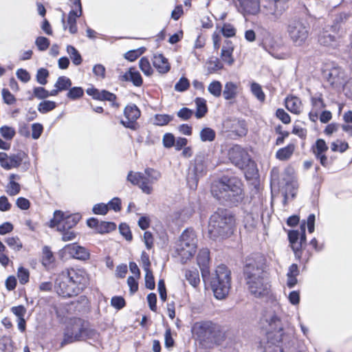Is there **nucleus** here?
<instances>
[{
    "label": "nucleus",
    "mask_w": 352,
    "mask_h": 352,
    "mask_svg": "<svg viewBox=\"0 0 352 352\" xmlns=\"http://www.w3.org/2000/svg\"><path fill=\"white\" fill-rule=\"evenodd\" d=\"M80 219V216L78 214L67 215L63 226H59L58 230H70L77 224Z\"/></svg>",
    "instance_id": "nucleus-29"
},
{
    "label": "nucleus",
    "mask_w": 352,
    "mask_h": 352,
    "mask_svg": "<svg viewBox=\"0 0 352 352\" xmlns=\"http://www.w3.org/2000/svg\"><path fill=\"white\" fill-rule=\"evenodd\" d=\"M145 286L149 289H153L155 288V283L153 272L151 270H145Z\"/></svg>",
    "instance_id": "nucleus-57"
},
{
    "label": "nucleus",
    "mask_w": 352,
    "mask_h": 352,
    "mask_svg": "<svg viewBox=\"0 0 352 352\" xmlns=\"http://www.w3.org/2000/svg\"><path fill=\"white\" fill-rule=\"evenodd\" d=\"M208 91L214 97L218 98L222 93V85L218 80H213L209 84Z\"/></svg>",
    "instance_id": "nucleus-37"
},
{
    "label": "nucleus",
    "mask_w": 352,
    "mask_h": 352,
    "mask_svg": "<svg viewBox=\"0 0 352 352\" xmlns=\"http://www.w3.org/2000/svg\"><path fill=\"white\" fill-rule=\"evenodd\" d=\"M196 104L195 116L200 119L203 118L208 111L206 100L203 98H197L195 100Z\"/></svg>",
    "instance_id": "nucleus-31"
},
{
    "label": "nucleus",
    "mask_w": 352,
    "mask_h": 352,
    "mask_svg": "<svg viewBox=\"0 0 352 352\" xmlns=\"http://www.w3.org/2000/svg\"><path fill=\"white\" fill-rule=\"evenodd\" d=\"M265 258L261 254L248 256L244 266V276L248 289L256 298L267 296L270 292L265 269Z\"/></svg>",
    "instance_id": "nucleus-1"
},
{
    "label": "nucleus",
    "mask_w": 352,
    "mask_h": 352,
    "mask_svg": "<svg viewBox=\"0 0 352 352\" xmlns=\"http://www.w3.org/2000/svg\"><path fill=\"white\" fill-rule=\"evenodd\" d=\"M312 110L320 112L323 108L325 107L324 101L321 97H312L311 98Z\"/></svg>",
    "instance_id": "nucleus-56"
},
{
    "label": "nucleus",
    "mask_w": 352,
    "mask_h": 352,
    "mask_svg": "<svg viewBox=\"0 0 352 352\" xmlns=\"http://www.w3.org/2000/svg\"><path fill=\"white\" fill-rule=\"evenodd\" d=\"M190 87V82L186 77H182L175 85V90L178 92L186 91Z\"/></svg>",
    "instance_id": "nucleus-48"
},
{
    "label": "nucleus",
    "mask_w": 352,
    "mask_h": 352,
    "mask_svg": "<svg viewBox=\"0 0 352 352\" xmlns=\"http://www.w3.org/2000/svg\"><path fill=\"white\" fill-rule=\"evenodd\" d=\"M65 217V214L61 210H55L54 212V218L50 221V226L51 228L56 227L57 230H58V227L63 226Z\"/></svg>",
    "instance_id": "nucleus-33"
},
{
    "label": "nucleus",
    "mask_w": 352,
    "mask_h": 352,
    "mask_svg": "<svg viewBox=\"0 0 352 352\" xmlns=\"http://www.w3.org/2000/svg\"><path fill=\"white\" fill-rule=\"evenodd\" d=\"M87 94L93 97L94 99L98 100H107L111 103L113 107H118L119 104L115 102L116 96L106 90H98L94 87L87 89Z\"/></svg>",
    "instance_id": "nucleus-18"
},
{
    "label": "nucleus",
    "mask_w": 352,
    "mask_h": 352,
    "mask_svg": "<svg viewBox=\"0 0 352 352\" xmlns=\"http://www.w3.org/2000/svg\"><path fill=\"white\" fill-rule=\"evenodd\" d=\"M139 66L142 72L147 76L152 75L153 69L151 67L148 59L146 57H142L139 61Z\"/></svg>",
    "instance_id": "nucleus-42"
},
{
    "label": "nucleus",
    "mask_w": 352,
    "mask_h": 352,
    "mask_svg": "<svg viewBox=\"0 0 352 352\" xmlns=\"http://www.w3.org/2000/svg\"><path fill=\"white\" fill-rule=\"evenodd\" d=\"M34 97L43 100L48 98V91L43 87H36L33 89V95L30 97V100H32Z\"/></svg>",
    "instance_id": "nucleus-47"
},
{
    "label": "nucleus",
    "mask_w": 352,
    "mask_h": 352,
    "mask_svg": "<svg viewBox=\"0 0 352 352\" xmlns=\"http://www.w3.org/2000/svg\"><path fill=\"white\" fill-rule=\"evenodd\" d=\"M197 264L201 272L204 280L209 275L210 251L207 248L199 250L197 255Z\"/></svg>",
    "instance_id": "nucleus-19"
},
{
    "label": "nucleus",
    "mask_w": 352,
    "mask_h": 352,
    "mask_svg": "<svg viewBox=\"0 0 352 352\" xmlns=\"http://www.w3.org/2000/svg\"><path fill=\"white\" fill-rule=\"evenodd\" d=\"M199 137L202 142H212L216 138V133L210 127H204L201 130Z\"/></svg>",
    "instance_id": "nucleus-35"
},
{
    "label": "nucleus",
    "mask_w": 352,
    "mask_h": 352,
    "mask_svg": "<svg viewBox=\"0 0 352 352\" xmlns=\"http://www.w3.org/2000/svg\"><path fill=\"white\" fill-rule=\"evenodd\" d=\"M234 47L232 45V43L228 41L226 45H223L221 52V58L222 60L229 65H232L234 59L232 56Z\"/></svg>",
    "instance_id": "nucleus-27"
},
{
    "label": "nucleus",
    "mask_w": 352,
    "mask_h": 352,
    "mask_svg": "<svg viewBox=\"0 0 352 352\" xmlns=\"http://www.w3.org/2000/svg\"><path fill=\"white\" fill-rule=\"evenodd\" d=\"M300 236V232L297 230H292L288 233L289 241L292 245L293 250L296 252L299 250V247L297 246L298 240Z\"/></svg>",
    "instance_id": "nucleus-45"
},
{
    "label": "nucleus",
    "mask_w": 352,
    "mask_h": 352,
    "mask_svg": "<svg viewBox=\"0 0 352 352\" xmlns=\"http://www.w3.org/2000/svg\"><path fill=\"white\" fill-rule=\"evenodd\" d=\"M175 138L170 133H166L164 135L162 138V143L165 148H169L174 146Z\"/></svg>",
    "instance_id": "nucleus-58"
},
{
    "label": "nucleus",
    "mask_w": 352,
    "mask_h": 352,
    "mask_svg": "<svg viewBox=\"0 0 352 352\" xmlns=\"http://www.w3.org/2000/svg\"><path fill=\"white\" fill-rule=\"evenodd\" d=\"M83 320L76 318L71 325L67 326L64 333V338L61 342V346L65 344L82 340Z\"/></svg>",
    "instance_id": "nucleus-11"
},
{
    "label": "nucleus",
    "mask_w": 352,
    "mask_h": 352,
    "mask_svg": "<svg viewBox=\"0 0 352 352\" xmlns=\"http://www.w3.org/2000/svg\"><path fill=\"white\" fill-rule=\"evenodd\" d=\"M185 276L189 283L194 287H196L200 283L199 272L197 270H186Z\"/></svg>",
    "instance_id": "nucleus-34"
},
{
    "label": "nucleus",
    "mask_w": 352,
    "mask_h": 352,
    "mask_svg": "<svg viewBox=\"0 0 352 352\" xmlns=\"http://www.w3.org/2000/svg\"><path fill=\"white\" fill-rule=\"evenodd\" d=\"M294 149V144H289L287 146L278 149L276 153V157L279 160H287L292 155Z\"/></svg>",
    "instance_id": "nucleus-30"
},
{
    "label": "nucleus",
    "mask_w": 352,
    "mask_h": 352,
    "mask_svg": "<svg viewBox=\"0 0 352 352\" xmlns=\"http://www.w3.org/2000/svg\"><path fill=\"white\" fill-rule=\"evenodd\" d=\"M153 65L160 74L167 73L170 68L168 60L161 54L153 56Z\"/></svg>",
    "instance_id": "nucleus-21"
},
{
    "label": "nucleus",
    "mask_w": 352,
    "mask_h": 352,
    "mask_svg": "<svg viewBox=\"0 0 352 352\" xmlns=\"http://www.w3.org/2000/svg\"><path fill=\"white\" fill-rule=\"evenodd\" d=\"M161 177L159 171L147 168L144 173L130 171L127 175V180L133 185L138 186L142 191L150 195L153 192V184Z\"/></svg>",
    "instance_id": "nucleus-7"
},
{
    "label": "nucleus",
    "mask_w": 352,
    "mask_h": 352,
    "mask_svg": "<svg viewBox=\"0 0 352 352\" xmlns=\"http://www.w3.org/2000/svg\"><path fill=\"white\" fill-rule=\"evenodd\" d=\"M89 274L84 269H67L55 280V289L59 296L69 298L78 295L89 285Z\"/></svg>",
    "instance_id": "nucleus-2"
},
{
    "label": "nucleus",
    "mask_w": 352,
    "mask_h": 352,
    "mask_svg": "<svg viewBox=\"0 0 352 352\" xmlns=\"http://www.w3.org/2000/svg\"><path fill=\"white\" fill-rule=\"evenodd\" d=\"M322 76L331 86L335 88L342 87L346 80L344 71L334 64L325 65L322 69Z\"/></svg>",
    "instance_id": "nucleus-10"
},
{
    "label": "nucleus",
    "mask_w": 352,
    "mask_h": 352,
    "mask_svg": "<svg viewBox=\"0 0 352 352\" xmlns=\"http://www.w3.org/2000/svg\"><path fill=\"white\" fill-rule=\"evenodd\" d=\"M349 148L348 143L341 141H336L331 143V148L332 151L336 152L339 151L340 153H343L347 150Z\"/></svg>",
    "instance_id": "nucleus-54"
},
{
    "label": "nucleus",
    "mask_w": 352,
    "mask_h": 352,
    "mask_svg": "<svg viewBox=\"0 0 352 352\" xmlns=\"http://www.w3.org/2000/svg\"><path fill=\"white\" fill-rule=\"evenodd\" d=\"M56 107V103L54 101L43 100L38 105V111L41 113H46Z\"/></svg>",
    "instance_id": "nucleus-40"
},
{
    "label": "nucleus",
    "mask_w": 352,
    "mask_h": 352,
    "mask_svg": "<svg viewBox=\"0 0 352 352\" xmlns=\"http://www.w3.org/2000/svg\"><path fill=\"white\" fill-rule=\"evenodd\" d=\"M21 190V186L19 183L14 182V180H10L6 192L10 196H14L19 193Z\"/></svg>",
    "instance_id": "nucleus-50"
},
{
    "label": "nucleus",
    "mask_w": 352,
    "mask_h": 352,
    "mask_svg": "<svg viewBox=\"0 0 352 352\" xmlns=\"http://www.w3.org/2000/svg\"><path fill=\"white\" fill-rule=\"evenodd\" d=\"M122 80L130 81L136 87H140L143 82L140 73L133 67H131L129 71L122 76Z\"/></svg>",
    "instance_id": "nucleus-22"
},
{
    "label": "nucleus",
    "mask_w": 352,
    "mask_h": 352,
    "mask_svg": "<svg viewBox=\"0 0 352 352\" xmlns=\"http://www.w3.org/2000/svg\"><path fill=\"white\" fill-rule=\"evenodd\" d=\"M72 9L68 14V25L76 24V19L82 14V5L80 0H72Z\"/></svg>",
    "instance_id": "nucleus-23"
},
{
    "label": "nucleus",
    "mask_w": 352,
    "mask_h": 352,
    "mask_svg": "<svg viewBox=\"0 0 352 352\" xmlns=\"http://www.w3.org/2000/svg\"><path fill=\"white\" fill-rule=\"evenodd\" d=\"M71 86V80L64 76L58 77L54 85V87L59 89L60 91L67 90Z\"/></svg>",
    "instance_id": "nucleus-38"
},
{
    "label": "nucleus",
    "mask_w": 352,
    "mask_h": 352,
    "mask_svg": "<svg viewBox=\"0 0 352 352\" xmlns=\"http://www.w3.org/2000/svg\"><path fill=\"white\" fill-rule=\"evenodd\" d=\"M119 230L120 234L126 239V240L131 241L132 234L130 228L126 223H121L119 226Z\"/></svg>",
    "instance_id": "nucleus-63"
},
{
    "label": "nucleus",
    "mask_w": 352,
    "mask_h": 352,
    "mask_svg": "<svg viewBox=\"0 0 352 352\" xmlns=\"http://www.w3.org/2000/svg\"><path fill=\"white\" fill-rule=\"evenodd\" d=\"M0 133L5 139L10 140L14 136L15 131L12 127L3 126L0 128Z\"/></svg>",
    "instance_id": "nucleus-55"
},
{
    "label": "nucleus",
    "mask_w": 352,
    "mask_h": 352,
    "mask_svg": "<svg viewBox=\"0 0 352 352\" xmlns=\"http://www.w3.org/2000/svg\"><path fill=\"white\" fill-rule=\"evenodd\" d=\"M234 225V219L231 213L226 209H218L210 218L208 236L214 241L228 237L233 232Z\"/></svg>",
    "instance_id": "nucleus-4"
},
{
    "label": "nucleus",
    "mask_w": 352,
    "mask_h": 352,
    "mask_svg": "<svg viewBox=\"0 0 352 352\" xmlns=\"http://www.w3.org/2000/svg\"><path fill=\"white\" fill-rule=\"evenodd\" d=\"M116 225L113 222L101 221L98 226V232L99 233H107L116 230Z\"/></svg>",
    "instance_id": "nucleus-44"
},
{
    "label": "nucleus",
    "mask_w": 352,
    "mask_h": 352,
    "mask_svg": "<svg viewBox=\"0 0 352 352\" xmlns=\"http://www.w3.org/2000/svg\"><path fill=\"white\" fill-rule=\"evenodd\" d=\"M173 120V116L168 114H156L154 116L153 124L157 126H164Z\"/></svg>",
    "instance_id": "nucleus-39"
},
{
    "label": "nucleus",
    "mask_w": 352,
    "mask_h": 352,
    "mask_svg": "<svg viewBox=\"0 0 352 352\" xmlns=\"http://www.w3.org/2000/svg\"><path fill=\"white\" fill-rule=\"evenodd\" d=\"M244 11L250 14H256L260 10L259 0H239Z\"/></svg>",
    "instance_id": "nucleus-25"
},
{
    "label": "nucleus",
    "mask_w": 352,
    "mask_h": 352,
    "mask_svg": "<svg viewBox=\"0 0 352 352\" xmlns=\"http://www.w3.org/2000/svg\"><path fill=\"white\" fill-rule=\"evenodd\" d=\"M241 180L236 177H223L214 181L211 186V193L221 202L237 205L244 198Z\"/></svg>",
    "instance_id": "nucleus-3"
},
{
    "label": "nucleus",
    "mask_w": 352,
    "mask_h": 352,
    "mask_svg": "<svg viewBox=\"0 0 352 352\" xmlns=\"http://www.w3.org/2000/svg\"><path fill=\"white\" fill-rule=\"evenodd\" d=\"M328 150V146L325 141L322 139H318L316 142V155H320L324 153Z\"/></svg>",
    "instance_id": "nucleus-60"
},
{
    "label": "nucleus",
    "mask_w": 352,
    "mask_h": 352,
    "mask_svg": "<svg viewBox=\"0 0 352 352\" xmlns=\"http://www.w3.org/2000/svg\"><path fill=\"white\" fill-rule=\"evenodd\" d=\"M67 52L70 56V58L72 60V63L75 65H79L81 64L82 59L81 55L78 52V51L72 45H67Z\"/></svg>",
    "instance_id": "nucleus-36"
},
{
    "label": "nucleus",
    "mask_w": 352,
    "mask_h": 352,
    "mask_svg": "<svg viewBox=\"0 0 352 352\" xmlns=\"http://www.w3.org/2000/svg\"><path fill=\"white\" fill-rule=\"evenodd\" d=\"M318 42L320 45L335 48L338 45V41L334 35L327 32H323L319 36Z\"/></svg>",
    "instance_id": "nucleus-28"
},
{
    "label": "nucleus",
    "mask_w": 352,
    "mask_h": 352,
    "mask_svg": "<svg viewBox=\"0 0 352 352\" xmlns=\"http://www.w3.org/2000/svg\"><path fill=\"white\" fill-rule=\"evenodd\" d=\"M280 307L278 304L274 305V314L269 315L266 318V321L272 330L280 332L283 330V324L280 317Z\"/></svg>",
    "instance_id": "nucleus-20"
},
{
    "label": "nucleus",
    "mask_w": 352,
    "mask_h": 352,
    "mask_svg": "<svg viewBox=\"0 0 352 352\" xmlns=\"http://www.w3.org/2000/svg\"><path fill=\"white\" fill-rule=\"evenodd\" d=\"M210 285L217 299H224L228 295L231 287L230 271L225 265L217 266Z\"/></svg>",
    "instance_id": "nucleus-6"
},
{
    "label": "nucleus",
    "mask_w": 352,
    "mask_h": 352,
    "mask_svg": "<svg viewBox=\"0 0 352 352\" xmlns=\"http://www.w3.org/2000/svg\"><path fill=\"white\" fill-rule=\"evenodd\" d=\"M50 44L49 39L44 36H38L35 41V45L40 51H45L49 47Z\"/></svg>",
    "instance_id": "nucleus-52"
},
{
    "label": "nucleus",
    "mask_w": 352,
    "mask_h": 352,
    "mask_svg": "<svg viewBox=\"0 0 352 352\" xmlns=\"http://www.w3.org/2000/svg\"><path fill=\"white\" fill-rule=\"evenodd\" d=\"M111 305L119 310L125 306V300L122 296H113L111 300Z\"/></svg>",
    "instance_id": "nucleus-61"
},
{
    "label": "nucleus",
    "mask_w": 352,
    "mask_h": 352,
    "mask_svg": "<svg viewBox=\"0 0 352 352\" xmlns=\"http://www.w3.org/2000/svg\"><path fill=\"white\" fill-rule=\"evenodd\" d=\"M206 162L204 155H197L191 163L186 175L187 184L192 190H195L199 179L206 173Z\"/></svg>",
    "instance_id": "nucleus-9"
},
{
    "label": "nucleus",
    "mask_w": 352,
    "mask_h": 352,
    "mask_svg": "<svg viewBox=\"0 0 352 352\" xmlns=\"http://www.w3.org/2000/svg\"><path fill=\"white\" fill-rule=\"evenodd\" d=\"M261 45L266 52H267L272 56L276 57L274 54V50L276 43L274 38L272 37L270 35L267 36L262 40Z\"/></svg>",
    "instance_id": "nucleus-32"
},
{
    "label": "nucleus",
    "mask_w": 352,
    "mask_h": 352,
    "mask_svg": "<svg viewBox=\"0 0 352 352\" xmlns=\"http://www.w3.org/2000/svg\"><path fill=\"white\" fill-rule=\"evenodd\" d=\"M84 94V90L80 87H74L71 88L67 94V96L71 100H77L80 98Z\"/></svg>",
    "instance_id": "nucleus-46"
},
{
    "label": "nucleus",
    "mask_w": 352,
    "mask_h": 352,
    "mask_svg": "<svg viewBox=\"0 0 352 352\" xmlns=\"http://www.w3.org/2000/svg\"><path fill=\"white\" fill-rule=\"evenodd\" d=\"M49 76V72L47 69L45 68H40L37 70V73L36 75V81L42 85H45L47 84V78Z\"/></svg>",
    "instance_id": "nucleus-49"
},
{
    "label": "nucleus",
    "mask_w": 352,
    "mask_h": 352,
    "mask_svg": "<svg viewBox=\"0 0 352 352\" xmlns=\"http://www.w3.org/2000/svg\"><path fill=\"white\" fill-rule=\"evenodd\" d=\"M213 330L212 323L208 321L197 322L192 328L193 333L201 341L210 339Z\"/></svg>",
    "instance_id": "nucleus-17"
},
{
    "label": "nucleus",
    "mask_w": 352,
    "mask_h": 352,
    "mask_svg": "<svg viewBox=\"0 0 352 352\" xmlns=\"http://www.w3.org/2000/svg\"><path fill=\"white\" fill-rule=\"evenodd\" d=\"M175 252L182 263L190 259L197 248V238L192 229H186L175 243Z\"/></svg>",
    "instance_id": "nucleus-5"
},
{
    "label": "nucleus",
    "mask_w": 352,
    "mask_h": 352,
    "mask_svg": "<svg viewBox=\"0 0 352 352\" xmlns=\"http://www.w3.org/2000/svg\"><path fill=\"white\" fill-rule=\"evenodd\" d=\"M6 242L9 247L14 250L19 251L23 247L22 243L17 236L8 237Z\"/></svg>",
    "instance_id": "nucleus-51"
},
{
    "label": "nucleus",
    "mask_w": 352,
    "mask_h": 352,
    "mask_svg": "<svg viewBox=\"0 0 352 352\" xmlns=\"http://www.w3.org/2000/svg\"><path fill=\"white\" fill-rule=\"evenodd\" d=\"M221 32L223 36L228 38L234 36L236 34L235 28L233 27V25L229 23H226L223 25L221 29Z\"/></svg>",
    "instance_id": "nucleus-62"
},
{
    "label": "nucleus",
    "mask_w": 352,
    "mask_h": 352,
    "mask_svg": "<svg viewBox=\"0 0 352 352\" xmlns=\"http://www.w3.org/2000/svg\"><path fill=\"white\" fill-rule=\"evenodd\" d=\"M285 107L290 112L299 114L302 111V102L296 96H288L285 99Z\"/></svg>",
    "instance_id": "nucleus-24"
},
{
    "label": "nucleus",
    "mask_w": 352,
    "mask_h": 352,
    "mask_svg": "<svg viewBox=\"0 0 352 352\" xmlns=\"http://www.w3.org/2000/svg\"><path fill=\"white\" fill-rule=\"evenodd\" d=\"M289 37L296 46H302L309 36V26L302 20L289 21L287 29Z\"/></svg>",
    "instance_id": "nucleus-8"
},
{
    "label": "nucleus",
    "mask_w": 352,
    "mask_h": 352,
    "mask_svg": "<svg viewBox=\"0 0 352 352\" xmlns=\"http://www.w3.org/2000/svg\"><path fill=\"white\" fill-rule=\"evenodd\" d=\"M54 261V256L50 248L47 246H45L43 248V263L44 265H48Z\"/></svg>",
    "instance_id": "nucleus-53"
},
{
    "label": "nucleus",
    "mask_w": 352,
    "mask_h": 352,
    "mask_svg": "<svg viewBox=\"0 0 352 352\" xmlns=\"http://www.w3.org/2000/svg\"><path fill=\"white\" fill-rule=\"evenodd\" d=\"M239 93V85L233 82H227L223 91V98L228 100L234 99Z\"/></svg>",
    "instance_id": "nucleus-26"
},
{
    "label": "nucleus",
    "mask_w": 352,
    "mask_h": 352,
    "mask_svg": "<svg viewBox=\"0 0 352 352\" xmlns=\"http://www.w3.org/2000/svg\"><path fill=\"white\" fill-rule=\"evenodd\" d=\"M276 116L284 124H289L291 122L289 115L283 109H278L276 112Z\"/></svg>",
    "instance_id": "nucleus-64"
},
{
    "label": "nucleus",
    "mask_w": 352,
    "mask_h": 352,
    "mask_svg": "<svg viewBox=\"0 0 352 352\" xmlns=\"http://www.w3.org/2000/svg\"><path fill=\"white\" fill-rule=\"evenodd\" d=\"M223 68V64L217 58H212L208 62V71L209 73H214Z\"/></svg>",
    "instance_id": "nucleus-43"
},
{
    "label": "nucleus",
    "mask_w": 352,
    "mask_h": 352,
    "mask_svg": "<svg viewBox=\"0 0 352 352\" xmlns=\"http://www.w3.org/2000/svg\"><path fill=\"white\" fill-rule=\"evenodd\" d=\"M27 157V154L23 151H19L10 155L6 153L0 152V165L6 170L18 168Z\"/></svg>",
    "instance_id": "nucleus-13"
},
{
    "label": "nucleus",
    "mask_w": 352,
    "mask_h": 352,
    "mask_svg": "<svg viewBox=\"0 0 352 352\" xmlns=\"http://www.w3.org/2000/svg\"><path fill=\"white\" fill-rule=\"evenodd\" d=\"M62 251L72 258L80 261H87L90 257L89 251L76 243L66 245Z\"/></svg>",
    "instance_id": "nucleus-16"
},
{
    "label": "nucleus",
    "mask_w": 352,
    "mask_h": 352,
    "mask_svg": "<svg viewBox=\"0 0 352 352\" xmlns=\"http://www.w3.org/2000/svg\"><path fill=\"white\" fill-rule=\"evenodd\" d=\"M193 113L192 110L187 107H183L177 111V116L182 120H188L192 117Z\"/></svg>",
    "instance_id": "nucleus-59"
},
{
    "label": "nucleus",
    "mask_w": 352,
    "mask_h": 352,
    "mask_svg": "<svg viewBox=\"0 0 352 352\" xmlns=\"http://www.w3.org/2000/svg\"><path fill=\"white\" fill-rule=\"evenodd\" d=\"M140 111L138 107L131 104L127 105L124 110V115L127 120H121V124L126 128L135 130V122L140 116Z\"/></svg>",
    "instance_id": "nucleus-15"
},
{
    "label": "nucleus",
    "mask_w": 352,
    "mask_h": 352,
    "mask_svg": "<svg viewBox=\"0 0 352 352\" xmlns=\"http://www.w3.org/2000/svg\"><path fill=\"white\" fill-rule=\"evenodd\" d=\"M251 91L252 94L260 102H264L265 100V95L263 91L261 86L257 82H252L251 84Z\"/></svg>",
    "instance_id": "nucleus-41"
},
{
    "label": "nucleus",
    "mask_w": 352,
    "mask_h": 352,
    "mask_svg": "<svg viewBox=\"0 0 352 352\" xmlns=\"http://www.w3.org/2000/svg\"><path fill=\"white\" fill-rule=\"evenodd\" d=\"M286 6V0H265L263 7L266 14L272 15L277 19L285 10Z\"/></svg>",
    "instance_id": "nucleus-14"
},
{
    "label": "nucleus",
    "mask_w": 352,
    "mask_h": 352,
    "mask_svg": "<svg viewBox=\"0 0 352 352\" xmlns=\"http://www.w3.org/2000/svg\"><path fill=\"white\" fill-rule=\"evenodd\" d=\"M228 157L240 169L245 168L250 162V157L247 151L239 145H234L229 150Z\"/></svg>",
    "instance_id": "nucleus-12"
}]
</instances>
